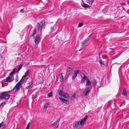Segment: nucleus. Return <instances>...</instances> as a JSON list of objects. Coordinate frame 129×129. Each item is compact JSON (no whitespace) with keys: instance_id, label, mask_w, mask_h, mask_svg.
<instances>
[{"instance_id":"1","label":"nucleus","mask_w":129,"mask_h":129,"mask_svg":"<svg viewBox=\"0 0 129 129\" xmlns=\"http://www.w3.org/2000/svg\"><path fill=\"white\" fill-rule=\"evenodd\" d=\"M45 21L43 20L40 23H38L37 27L35 28L33 32L42 31L45 29Z\"/></svg>"},{"instance_id":"2","label":"nucleus","mask_w":129,"mask_h":129,"mask_svg":"<svg viewBox=\"0 0 129 129\" xmlns=\"http://www.w3.org/2000/svg\"><path fill=\"white\" fill-rule=\"evenodd\" d=\"M88 118V116H86L83 118L82 119L79 121L75 122L73 124V126L74 129H78L80 125H83Z\"/></svg>"},{"instance_id":"3","label":"nucleus","mask_w":129,"mask_h":129,"mask_svg":"<svg viewBox=\"0 0 129 129\" xmlns=\"http://www.w3.org/2000/svg\"><path fill=\"white\" fill-rule=\"evenodd\" d=\"M35 34L36 33H33L32 36L34 37L33 39L35 45H36L40 42L41 38L40 35L39 34L36 35L35 36Z\"/></svg>"},{"instance_id":"4","label":"nucleus","mask_w":129,"mask_h":129,"mask_svg":"<svg viewBox=\"0 0 129 129\" xmlns=\"http://www.w3.org/2000/svg\"><path fill=\"white\" fill-rule=\"evenodd\" d=\"M9 92H4L2 93L0 95V98L2 99H8L10 97V95L8 94Z\"/></svg>"},{"instance_id":"5","label":"nucleus","mask_w":129,"mask_h":129,"mask_svg":"<svg viewBox=\"0 0 129 129\" xmlns=\"http://www.w3.org/2000/svg\"><path fill=\"white\" fill-rule=\"evenodd\" d=\"M22 79H21L17 84L14 87V88L16 89L17 90L19 89L21 87V83L22 82Z\"/></svg>"},{"instance_id":"6","label":"nucleus","mask_w":129,"mask_h":129,"mask_svg":"<svg viewBox=\"0 0 129 129\" xmlns=\"http://www.w3.org/2000/svg\"><path fill=\"white\" fill-rule=\"evenodd\" d=\"M59 99L61 101L66 104H68L69 103V102L68 100H66L62 98L59 97Z\"/></svg>"},{"instance_id":"7","label":"nucleus","mask_w":129,"mask_h":129,"mask_svg":"<svg viewBox=\"0 0 129 129\" xmlns=\"http://www.w3.org/2000/svg\"><path fill=\"white\" fill-rule=\"evenodd\" d=\"M79 71L78 70H77L75 71L74 74L72 77V80H74L77 77V75L79 73Z\"/></svg>"},{"instance_id":"8","label":"nucleus","mask_w":129,"mask_h":129,"mask_svg":"<svg viewBox=\"0 0 129 129\" xmlns=\"http://www.w3.org/2000/svg\"><path fill=\"white\" fill-rule=\"evenodd\" d=\"M58 94L61 97H63L64 94L65 93L63 91L61 90H59L58 91Z\"/></svg>"},{"instance_id":"9","label":"nucleus","mask_w":129,"mask_h":129,"mask_svg":"<svg viewBox=\"0 0 129 129\" xmlns=\"http://www.w3.org/2000/svg\"><path fill=\"white\" fill-rule=\"evenodd\" d=\"M122 94L125 96H126L127 95V92L126 91V89L125 88H124L122 92Z\"/></svg>"},{"instance_id":"10","label":"nucleus","mask_w":129,"mask_h":129,"mask_svg":"<svg viewBox=\"0 0 129 129\" xmlns=\"http://www.w3.org/2000/svg\"><path fill=\"white\" fill-rule=\"evenodd\" d=\"M83 76L82 77L81 80V81L82 82H84L86 80H87V79H88L86 76L84 74H83Z\"/></svg>"},{"instance_id":"11","label":"nucleus","mask_w":129,"mask_h":129,"mask_svg":"<svg viewBox=\"0 0 129 129\" xmlns=\"http://www.w3.org/2000/svg\"><path fill=\"white\" fill-rule=\"evenodd\" d=\"M59 119H58L56 121L54 122V124L56 127H57L58 125V122L59 121Z\"/></svg>"},{"instance_id":"12","label":"nucleus","mask_w":129,"mask_h":129,"mask_svg":"<svg viewBox=\"0 0 129 129\" xmlns=\"http://www.w3.org/2000/svg\"><path fill=\"white\" fill-rule=\"evenodd\" d=\"M31 87V83L30 82H29L27 83L26 86V89H29Z\"/></svg>"},{"instance_id":"13","label":"nucleus","mask_w":129,"mask_h":129,"mask_svg":"<svg viewBox=\"0 0 129 129\" xmlns=\"http://www.w3.org/2000/svg\"><path fill=\"white\" fill-rule=\"evenodd\" d=\"M89 40V37H87L85 40L83 41L81 43V44L82 45L84 44L85 43H86Z\"/></svg>"},{"instance_id":"14","label":"nucleus","mask_w":129,"mask_h":129,"mask_svg":"<svg viewBox=\"0 0 129 129\" xmlns=\"http://www.w3.org/2000/svg\"><path fill=\"white\" fill-rule=\"evenodd\" d=\"M63 97L66 99H68L69 98V96L68 94L66 92H65Z\"/></svg>"},{"instance_id":"15","label":"nucleus","mask_w":129,"mask_h":129,"mask_svg":"<svg viewBox=\"0 0 129 129\" xmlns=\"http://www.w3.org/2000/svg\"><path fill=\"white\" fill-rule=\"evenodd\" d=\"M29 70H28L26 72H25V73L24 75L23 76L22 78H21L22 79V80L23 79H24L26 76H27L29 74Z\"/></svg>"},{"instance_id":"16","label":"nucleus","mask_w":129,"mask_h":129,"mask_svg":"<svg viewBox=\"0 0 129 129\" xmlns=\"http://www.w3.org/2000/svg\"><path fill=\"white\" fill-rule=\"evenodd\" d=\"M82 6L84 8H86L90 7L91 6H89L87 4H86L84 3H83V4L82 5Z\"/></svg>"},{"instance_id":"17","label":"nucleus","mask_w":129,"mask_h":129,"mask_svg":"<svg viewBox=\"0 0 129 129\" xmlns=\"http://www.w3.org/2000/svg\"><path fill=\"white\" fill-rule=\"evenodd\" d=\"M62 73H61L59 75L60 81L61 82H62L63 80V77L62 75Z\"/></svg>"},{"instance_id":"18","label":"nucleus","mask_w":129,"mask_h":129,"mask_svg":"<svg viewBox=\"0 0 129 129\" xmlns=\"http://www.w3.org/2000/svg\"><path fill=\"white\" fill-rule=\"evenodd\" d=\"M86 2L90 5H92L93 1V0H86Z\"/></svg>"},{"instance_id":"19","label":"nucleus","mask_w":129,"mask_h":129,"mask_svg":"<svg viewBox=\"0 0 129 129\" xmlns=\"http://www.w3.org/2000/svg\"><path fill=\"white\" fill-rule=\"evenodd\" d=\"M86 85H91V82L89 80L87 79L86 80Z\"/></svg>"},{"instance_id":"20","label":"nucleus","mask_w":129,"mask_h":129,"mask_svg":"<svg viewBox=\"0 0 129 129\" xmlns=\"http://www.w3.org/2000/svg\"><path fill=\"white\" fill-rule=\"evenodd\" d=\"M99 62L101 64V66L103 67H104L105 66V64H104V62L101 59H100Z\"/></svg>"},{"instance_id":"21","label":"nucleus","mask_w":129,"mask_h":129,"mask_svg":"<svg viewBox=\"0 0 129 129\" xmlns=\"http://www.w3.org/2000/svg\"><path fill=\"white\" fill-rule=\"evenodd\" d=\"M88 89L87 91L86 92L85 94V96H87L88 94V93L90 92V90L89 88H87Z\"/></svg>"},{"instance_id":"22","label":"nucleus","mask_w":129,"mask_h":129,"mask_svg":"<svg viewBox=\"0 0 129 129\" xmlns=\"http://www.w3.org/2000/svg\"><path fill=\"white\" fill-rule=\"evenodd\" d=\"M22 64H21L19 66V67L18 69L17 70H16V71L17 72H18V71L21 69V68H22Z\"/></svg>"},{"instance_id":"23","label":"nucleus","mask_w":129,"mask_h":129,"mask_svg":"<svg viewBox=\"0 0 129 129\" xmlns=\"http://www.w3.org/2000/svg\"><path fill=\"white\" fill-rule=\"evenodd\" d=\"M11 78L10 76H8L6 78V81L7 82H10L11 81Z\"/></svg>"},{"instance_id":"24","label":"nucleus","mask_w":129,"mask_h":129,"mask_svg":"<svg viewBox=\"0 0 129 129\" xmlns=\"http://www.w3.org/2000/svg\"><path fill=\"white\" fill-rule=\"evenodd\" d=\"M48 103H46L44 106V109L45 110H46V109L48 105Z\"/></svg>"},{"instance_id":"25","label":"nucleus","mask_w":129,"mask_h":129,"mask_svg":"<svg viewBox=\"0 0 129 129\" xmlns=\"http://www.w3.org/2000/svg\"><path fill=\"white\" fill-rule=\"evenodd\" d=\"M48 96L49 97H50L52 96V92H50L48 94Z\"/></svg>"},{"instance_id":"26","label":"nucleus","mask_w":129,"mask_h":129,"mask_svg":"<svg viewBox=\"0 0 129 129\" xmlns=\"http://www.w3.org/2000/svg\"><path fill=\"white\" fill-rule=\"evenodd\" d=\"M16 69H15L10 74V76H11L12 75H13V74L15 73V71H16Z\"/></svg>"},{"instance_id":"27","label":"nucleus","mask_w":129,"mask_h":129,"mask_svg":"<svg viewBox=\"0 0 129 129\" xmlns=\"http://www.w3.org/2000/svg\"><path fill=\"white\" fill-rule=\"evenodd\" d=\"M76 96V94L75 93L74 94L72 95V96H71V100H73L75 98V97Z\"/></svg>"},{"instance_id":"28","label":"nucleus","mask_w":129,"mask_h":129,"mask_svg":"<svg viewBox=\"0 0 129 129\" xmlns=\"http://www.w3.org/2000/svg\"><path fill=\"white\" fill-rule=\"evenodd\" d=\"M92 83L94 86H95L96 85L97 82L95 80H94L92 81Z\"/></svg>"},{"instance_id":"29","label":"nucleus","mask_w":129,"mask_h":129,"mask_svg":"<svg viewBox=\"0 0 129 129\" xmlns=\"http://www.w3.org/2000/svg\"><path fill=\"white\" fill-rule=\"evenodd\" d=\"M72 69L69 67H68L67 69V72H70L72 70Z\"/></svg>"},{"instance_id":"30","label":"nucleus","mask_w":129,"mask_h":129,"mask_svg":"<svg viewBox=\"0 0 129 129\" xmlns=\"http://www.w3.org/2000/svg\"><path fill=\"white\" fill-rule=\"evenodd\" d=\"M83 25V23H80L78 25V27H81Z\"/></svg>"},{"instance_id":"31","label":"nucleus","mask_w":129,"mask_h":129,"mask_svg":"<svg viewBox=\"0 0 129 129\" xmlns=\"http://www.w3.org/2000/svg\"><path fill=\"white\" fill-rule=\"evenodd\" d=\"M5 126V124H3V122H2L1 123H0V128L2 126Z\"/></svg>"},{"instance_id":"32","label":"nucleus","mask_w":129,"mask_h":129,"mask_svg":"<svg viewBox=\"0 0 129 129\" xmlns=\"http://www.w3.org/2000/svg\"><path fill=\"white\" fill-rule=\"evenodd\" d=\"M18 79H19L18 76V75H17L16 76V78L15 79V82H17V81L18 80Z\"/></svg>"},{"instance_id":"33","label":"nucleus","mask_w":129,"mask_h":129,"mask_svg":"<svg viewBox=\"0 0 129 129\" xmlns=\"http://www.w3.org/2000/svg\"><path fill=\"white\" fill-rule=\"evenodd\" d=\"M5 103V102L1 103V104H0V107H1V106L3 107V106H4V105Z\"/></svg>"},{"instance_id":"34","label":"nucleus","mask_w":129,"mask_h":129,"mask_svg":"<svg viewBox=\"0 0 129 129\" xmlns=\"http://www.w3.org/2000/svg\"><path fill=\"white\" fill-rule=\"evenodd\" d=\"M29 123L28 124L27 126L26 127V129H28L30 126V124H29Z\"/></svg>"},{"instance_id":"35","label":"nucleus","mask_w":129,"mask_h":129,"mask_svg":"<svg viewBox=\"0 0 129 129\" xmlns=\"http://www.w3.org/2000/svg\"><path fill=\"white\" fill-rule=\"evenodd\" d=\"M20 11L21 13H23V11L22 9H21L20 10Z\"/></svg>"},{"instance_id":"36","label":"nucleus","mask_w":129,"mask_h":129,"mask_svg":"<svg viewBox=\"0 0 129 129\" xmlns=\"http://www.w3.org/2000/svg\"><path fill=\"white\" fill-rule=\"evenodd\" d=\"M128 3L129 5V1H128Z\"/></svg>"},{"instance_id":"37","label":"nucleus","mask_w":129,"mask_h":129,"mask_svg":"<svg viewBox=\"0 0 129 129\" xmlns=\"http://www.w3.org/2000/svg\"><path fill=\"white\" fill-rule=\"evenodd\" d=\"M81 50V49H80L79 50V51H80Z\"/></svg>"},{"instance_id":"38","label":"nucleus","mask_w":129,"mask_h":129,"mask_svg":"<svg viewBox=\"0 0 129 129\" xmlns=\"http://www.w3.org/2000/svg\"><path fill=\"white\" fill-rule=\"evenodd\" d=\"M52 31H53V30H52Z\"/></svg>"}]
</instances>
